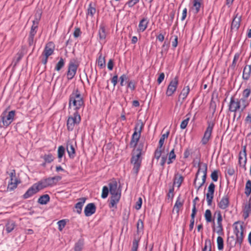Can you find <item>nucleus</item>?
Here are the masks:
<instances>
[{"mask_svg":"<svg viewBox=\"0 0 251 251\" xmlns=\"http://www.w3.org/2000/svg\"><path fill=\"white\" fill-rule=\"evenodd\" d=\"M144 148V144L140 143L137 146L136 149L133 151L130 162L133 165L132 173L136 176L138 175L140 170L142 157L143 150Z\"/></svg>","mask_w":251,"mask_h":251,"instance_id":"1","label":"nucleus"},{"mask_svg":"<svg viewBox=\"0 0 251 251\" xmlns=\"http://www.w3.org/2000/svg\"><path fill=\"white\" fill-rule=\"evenodd\" d=\"M84 105V100L80 92L77 88L74 89L69 97V107H73L75 111L78 112Z\"/></svg>","mask_w":251,"mask_h":251,"instance_id":"2","label":"nucleus"},{"mask_svg":"<svg viewBox=\"0 0 251 251\" xmlns=\"http://www.w3.org/2000/svg\"><path fill=\"white\" fill-rule=\"evenodd\" d=\"M199 169L196 174L194 185L198 191L205 183L207 176V165L205 163L199 164Z\"/></svg>","mask_w":251,"mask_h":251,"instance_id":"3","label":"nucleus"},{"mask_svg":"<svg viewBox=\"0 0 251 251\" xmlns=\"http://www.w3.org/2000/svg\"><path fill=\"white\" fill-rule=\"evenodd\" d=\"M144 124L141 120H138L135 124L134 131L132 135L129 145L130 147L135 148L139 140L142 131L144 128Z\"/></svg>","mask_w":251,"mask_h":251,"instance_id":"4","label":"nucleus"},{"mask_svg":"<svg viewBox=\"0 0 251 251\" xmlns=\"http://www.w3.org/2000/svg\"><path fill=\"white\" fill-rule=\"evenodd\" d=\"M55 45L52 42H49L46 44L42 55L40 56L41 62L44 65H46L49 57L53 53Z\"/></svg>","mask_w":251,"mask_h":251,"instance_id":"5","label":"nucleus"},{"mask_svg":"<svg viewBox=\"0 0 251 251\" xmlns=\"http://www.w3.org/2000/svg\"><path fill=\"white\" fill-rule=\"evenodd\" d=\"M233 232L236 235V243L240 246L243 240V226L239 221L235 222L233 225Z\"/></svg>","mask_w":251,"mask_h":251,"instance_id":"6","label":"nucleus"},{"mask_svg":"<svg viewBox=\"0 0 251 251\" xmlns=\"http://www.w3.org/2000/svg\"><path fill=\"white\" fill-rule=\"evenodd\" d=\"M81 121V117L78 112L75 111L73 115L68 117L67 127L69 131H72L75 125H78Z\"/></svg>","mask_w":251,"mask_h":251,"instance_id":"7","label":"nucleus"},{"mask_svg":"<svg viewBox=\"0 0 251 251\" xmlns=\"http://www.w3.org/2000/svg\"><path fill=\"white\" fill-rule=\"evenodd\" d=\"M16 112L12 110L8 112L6 110L4 111L0 115V119L2 121L3 126L7 127L13 121Z\"/></svg>","mask_w":251,"mask_h":251,"instance_id":"8","label":"nucleus"},{"mask_svg":"<svg viewBox=\"0 0 251 251\" xmlns=\"http://www.w3.org/2000/svg\"><path fill=\"white\" fill-rule=\"evenodd\" d=\"M79 66V63L75 59H71L68 64V71L67 72V79H72L75 76L77 69Z\"/></svg>","mask_w":251,"mask_h":251,"instance_id":"9","label":"nucleus"},{"mask_svg":"<svg viewBox=\"0 0 251 251\" xmlns=\"http://www.w3.org/2000/svg\"><path fill=\"white\" fill-rule=\"evenodd\" d=\"M108 185L109 192L112 195L110 199L119 201L121 196V193L117 189V182L114 181L109 183Z\"/></svg>","mask_w":251,"mask_h":251,"instance_id":"10","label":"nucleus"},{"mask_svg":"<svg viewBox=\"0 0 251 251\" xmlns=\"http://www.w3.org/2000/svg\"><path fill=\"white\" fill-rule=\"evenodd\" d=\"M241 109V112H243L245 109H243L241 100L235 99L232 97L230 98L229 104V110L231 112H236L237 110Z\"/></svg>","mask_w":251,"mask_h":251,"instance_id":"11","label":"nucleus"},{"mask_svg":"<svg viewBox=\"0 0 251 251\" xmlns=\"http://www.w3.org/2000/svg\"><path fill=\"white\" fill-rule=\"evenodd\" d=\"M32 23L33 24L31 26L28 38V43L29 46H31L34 44V36L38 30L39 20L36 19L32 21Z\"/></svg>","mask_w":251,"mask_h":251,"instance_id":"12","label":"nucleus"},{"mask_svg":"<svg viewBox=\"0 0 251 251\" xmlns=\"http://www.w3.org/2000/svg\"><path fill=\"white\" fill-rule=\"evenodd\" d=\"M9 175L10 179L8 183L7 189L11 191L17 188L18 184L20 183V181L18 180L16 177L15 170H12Z\"/></svg>","mask_w":251,"mask_h":251,"instance_id":"13","label":"nucleus"},{"mask_svg":"<svg viewBox=\"0 0 251 251\" xmlns=\"http://www.w3.org/2000/svg\"><path fill=\"white\" fill-rule=\"evenodd\" d=\"M178 84V77L176 76L173 80L171 81L168 86L166 91V95L168 96H171L176 92Z\"/></svg>","mask_w":251,"mask_h":251,"instance_id":"14","label":"nucleus"},{"mask_svg":"<svg viewBox=\"0 0 251 251\" xmlns=\"http://www.w3.org/2000/svg\"><path fill=\"white\" fill-rule=\"evenodd\" d=\"M214 126V123L211 122L208 123V126L205 131L204 132V135L201 141L202 144L206 145L208 143V141L211 138Z\"/></svg>","mask_w":251,"mask_h":251,"instance_id":"15","label":"nucleus"},{"mask_svg":"<svg viewBox=\"0 0 251 251\" xmlns=\"http://www.w3.org/2000/svg\"><path fill=\"white\" fill-rule=\"evenodd\" d=\"M215 188V185L213 182H211L208 187V191L206 196L207 204L209 206H211L212 204V200L214 197Z\"/></svg>","mask_w":251,"mask_h":251,"instance_id":"16","label":"nucleus"},{"mask_svg":"<svg viewBox=\"0 0 251 251\" xmlns=\"http://www.w3.org/2000/svg\"><path fill=\"white\" fill-rule=\"evenodd\" d=\"M251 94V89L250 86L245 89L242 94L243 97L241 99L242 103L243 109H245L249 105V102L247 101V99L250 96Z\"/></svg>","mask_w":251,"mask_h":251,"instance_id":"17","label":"nucleus"},{"mask_svg":"<svg viewBox=\"0 0 251 251\" xmlns=\"http://www.w3.org/2000/svg\"><path fill=\"white\" fill-rule=\"evenodd\" d=\"M96 206L94 203H89L86 205L84 208V212L85 215L89 217L96 212Z\"/></svg>","mask_w":251,"mask_h":251,"instance_id":"18","label":"nucleus"},{"mask_svg":"<svg viewBox=\"0 0 251 251\" xmlns=\"http://www.w3.org/2000/svg\"><path fill=\"white\" fill-rule=\"evenodd\" d=\"M36 185V184L34 183L26 191V192L23 196V199H28L39 191V189H38Z\"/></svg>","mask_w":251,"mask_h":251,"instance_id":"19","label":"nucleus"},{"mask_svg":"<svg viewBox=\"0 0 251 251\" xmlns=\"http://www.w3.org/2000/svg\"><path fill=\"white\" fill-rule=\"evenodd\" d=\"M247 162V153L246 147H243L242 151H241L239 154V164L240 166L244 167Z\"/></svg>","mask_w":251,"mask_h":251,"instance_id":"20","label":"nucleus"},{"mask_svg":"<svg viewBox=\"0 0 251 251\" xmlns=\"http://www.w3.org/2000/svg\"><path fill=\"white\" fill-rule=\"evenodd\" d=\"M229 205V200L228 197L224 196L221 200L218 202V207L223 210L226 209Z\"/></svg>","mask_w":251,"mask_h":251,"instance_id":"21","label":"nucleus"},{"mask_svg":"<svg viewBox=\"0 0 251 251\" xmlns=\"http://www.w3.org/2000/svg\"><path fill=\"white\" fill-rule=\"evenodd\" d=\"M107 32L106 31V27L103 24H101L99 26V37L100 42H105Z\"/></svg>","mask_w":251,"mask_h":251,"instance_id":"22","label":"nucleus"},{"mask_svg":"<svg viewBox=\"0 0 251 251\" xmlns=\"http://www.w3.org/2000/svg\"><path fill=\"white\" fill-rule=\"evenodd\" d=\"M241 20V16L237 14L234 18L231 25V29L238 30L240 25V22Z\"/></svg>","mask_w":251,"mask_h":251,"instance_id":"23","label":"nucleus"},{"mask_svg":"<svg viewBox=\"0 0 251 251\" xmlns=\"http://www.w3.org/2000/svg\"><path fill=\"white\" fill-rule=\"evenodd\" d=\"M251 75V65H246L243 71L242 78L245 80H248Z\"/></svg>","mask_w":251,"mask_h":251,"instance_id":"24","label":"nucleus"},{"mask_svg":"<svg viewBox=\"0 0 251 251\" xmlns=\"http://www.w3.org/2000/svg\"><path fill=\"white\" fill-rule=\"evenodd\" d=\"M149 23V20L148 18H143L139 22L138 25V31L140 32L144 31L146 29Z\"/></svg>","mask_w":251,"mask_h":251,"instance_id":"25","label":"nucleus"},{"mask_svg":"<svg viewBox=\"0 0 251 251\" xmlns=\"http://www.w3.org/2000/svg\"><path fill=\"white\" fill-rule=\"evenodd\" d=\"M60 176H54L53 177H49L46 178L49 187H52L57 184V183L61 179Z\"/></svg>","mask_w":251,"mask_h":251,"instance_id":"26","label":"nucleus"},{"mask_svg":"<svg viewBox=\"0 0 251 251\" xmlns=\"http://www.w3.org/2000/svg\"><path fill=\"white\" fill-rule=\"evenodd\" d=\"M184 201L181 200L180 196L179 195L176 199L175 205L174 206L173 211H176V213L178 214L179 209L183 206Z\"/></svg>","mask_w":251,"mask_h":251,"instance_id":"27","label":"nucleus"},{"mask_svg":"<svg viewBox=\"0 0 251 251\" xmlns=\"http://www.w3.org/2000/svg\"><path fill=\"white\" fill-rule=\"evenodd\" d=\"M86 200V199L85 198H81L79 199V201L75 204V208L76 210V212L78 214H80L81 213L82 207Z\"/></svg>","mask_w":251,"mask_h":251,"instance_id":"28","label":"nucleus"},{"mask_svg":"<svg viewBox=\"0 0 251 251\" xmlns=\"http://www.w3.org/2000/svg\"><path fill=\"white\" fill-rule=\"evenodd\" d=\"M193 5L195 13L197 14L200 12L201 7L203 5V0H193Z\"/></svg>","mask_w":251,"mask_h":251,"instance_id":"29","label":"nucleus"},{"mask_svg":"<svg viewBox=\"0 0 251 251\" xmlns=\"http://www.w3.org/2000/svg\"><path fill=\"white\" fill-rule=\"evenodd\" d=\"M67 151L69 157L73 159L75 156V151L73 145L68 144L67 146Z\"/></svg>","mask_w":251,"mask_h":251,"instance_id":"30","label":"nucleus"},{"mask_svg":"<svg viewBox=\"0 0 251 251\" xmlns=\"http://www.w3.org/2000/svg\"><path fill=\"white\" fill-rule=\"evenodd\" d=\"M98 55H99V57L97 60V62L98 66L100 69H102L105 67V57L102 56V53L101 52H99Z\"/></svg>","mask_w":251,"mask_h":251,"instance_id":"31","label":"nucleus"},{"mask_svg":"<svg viewBox=\"0 0 251 251\" xmlns=\"http://www.w3.org/2000/svg\"><path fill=\"white\" fill-rule=\"evenodd\" d=\"M251 213V204L250 203L246 204L243 209V217L244 219H246L249 216L250 214Z\"/></svg>","mask_w":251,"mask_h":251,"instance_id":"32","label":"nucleus"},{"mask_svg":"<svg viewBox=\"0 0 251 251\" xmlns=\"http://www.w3.org/2000/svg\"><path fill=\"white\" fill-rule=\"evenodd\" d=\"M175 147L170 152L168 153V159L167 160V164H171L174 162L176 159V155L175 153Z\"/></svg>","mask_w":251,"mask_h":251,"instance_id":"33","label":"nucleus"},{"mask_svg":"<svg viewBox=\"0 0 251 251\" xmlns=\"http://www.w3.org/2000/svg\"><path fill=\"white\" fill-rule=\"evenodd\" d=\"M96 11L95 4L92 2H90L87 8V15H90L92 17H93L94 15L96 13Z\"/></svg>","mask_w":251,"mask_h":251,"instance_id":"34","label":"nucleus"},{"mask_svg":"<svg viewBox=\"0 0 251 251\" xmlns=\"http://www.w3.org/2000/svg\"><path fill=\"white\" fill-rule=\"evenodd\" d=\"M35 184H36V185L39 191L45 188L49 187L46 178L43 179Z\"/></svg>","mask_w":251,"mask_h":251,"instance_id":"35","label":"nucleus"},{"mask_svg":"<svg viewBox=\"0 0 251 251\" xmlns=\"http://www.w3.org/2000/svg\"><path fill=\"white\" fill-rule=\"evenodd\" d=\"M190 92V88L189 86L184 87L179 96V99H182L184 100L187 97Z\"/></svg>","mask_w":251,"mask_h":251,"instance_id":"36","label":"nucleus"},{"mask_svg":"<svg viewBox=\"0 0 251 251\" xmlns=\"http://www.w3.org/2000/svg\"><path fill=\"white\" fill-rule=\"evenodd\" d=\"M50 200L49 195L45 194L41 196L38 200V202L41 204H46Z\"/></svg>","mask_w":251,"mask_h":251,"instance_id":"37","label":"nucleus"},{"mask_svg":"<svg viewBox=\"0 0 251 251\" xmlns=\"http://www.w3.org/2000/svg\"><path fill=\"white\" fill-rule=\"evenodd\" d=\"M16 226L15 223L13 221H8L5 225V230L7 233L11 232Z\"/></svg>","mask_w":251,"mask_h":251,"instance_id":"38","label":"nucleus"},{"mask_svg":"<svg viewBox=\"0 0 251 251\" xmlns=\"http://www.w3.org/2000/svg\"><path fill=\"white\" fill-rule=\"evenodd\" d=\"M137 233L138 235L142 234L144 229V223L141 219H139L137 221Z\"/></svg>","mask_w":251,"mask_h":251,"instance_id":"39","label":"nucleus"},{"mask_svg":"<svg viewBox=\"0 0 251 251\" xmlns=\"http://www.w3.org/2000/svg\"><path fill=\"white\" fill-rule=\"evenodd\" d=\"M140 239V237L138 236H134V239L132 242V246L131 249V251H137L139 242Z\"/></svg>","mask_w":251,"mask_h":251,"instance_id":"40","label":"nucleus"},{"mask_svg":"<svg viewBox=\"0 0 251 251\" xmlns=\"http://www.w3.org/2000/svg\"><path fill=\"white\" fill-rule=\"evenodd\" d=\"M65 148L63 146H59L57 150V157L59 159V162H61L62 158L65 155Z\"/></svg>","mask_w":251,"mask_h":251,"instance_id":"41","label":"nucleus"},{"mask_svg":"<svg viewBox=\"0 0 251 251\" xmlns=\"http://www.w3.org/2000/svg\"><path fill=\"white\" fill-rule=\"evenodd\" d=\"M84 245V241L82 239H79L75 244L74 247V251H81Z\"/></svg>","mask_w":251,"mask_h":251,"instance_id":"42","label":"nucleus"},{"mask_svg":"<svg viewBox=\"0 0 251 251\" xmlns=\"http://www.w3.org/2000/svg\"><path fill=\"white\" fill-rule=\"evenodd\" d=\"M184 179L183 177L181 175L178 174L175 175L174 184H177V187H179Z\"/></svg>","mask_w":251,"mask_h":251,"instance_id":"43","label":"nucleus"},{"mask_svg":"<svg viewBox=\"0 0 251 251\" xmlns=\"http://www.w3.org/2000/svg\"><path fill=\"white\" fill-rule=\"evenodd\" d=\"M44 161L47 163H50L54 160V157L51 153L45 154L43 156H41Z\"/></svg>","mask_w":251,"mask_h":251,"instance_id":"44","label":"nucleus"},{"mask_svg":"<svg viewBox=\"0 0 251 251\" xmlns=\"http://www.w3.org/2000/svg\"><path fill=\"white\" fill-rule=\"evenodd\" d=\"M170 132L169 131H167L165 133L162 135L159 141V148L161 149L164 143V141L166 138H167L169 136Z\"/></svg>","mask_w":251,"mask_h":251,"instance_id":"45","label":"nucleus"},{"mask_svg":"<svg viewBox=\"0 0 251 251\" xmlns=\"http://www.w3.org/2000/svg\"><path fill=\"white\" fill-rule=\"evenodd\" d=\"M65 65V61L64 59L60 58L59 61L56 64L55 67V70L59 71Z\"/></svg>","mask_w":251,"mask_h":251,"instance_id":"46","label":"nucleus"},{"mask_svg":"<svg viewBox=\"0 0 251 251\" xmlns=\"http://www.w3.org/2000/svg\"><path fill=\"white\" fill-rule=\"evenodd\" d=\"M245 193L249 196L251 193V180H248L246 184Z\"/></svg>","mask_w":251,"mask_h":251,"instance_id":"47","label":"nucleus"},{"mask_svg":"<svg viewBox=\"0 0 251 251\" xmlns=\"http://www.w3.org/2000/svg\"><path fill=\"white\" fill-rule=\"evenodd\" d=\"M218 249L219 251L223 250L224 249V240L220 236H218L217 239Z\"/></svg>","mask_w":251,"mask_h":251,"instance_id":"48","label":"nucleus"},{"mask_svg":"<svg viewBox=\"0 0 251 251\" xmlns=\"http://www.w3.org/2000/svg\"><path fill=\"white\" fill-rule=\"evenodd\" d=\"M202 251H211V243L209 239L205 240L204 247Z\"/></svg>","mask_w":251,"mask_h":251,"instance_id":"49","label":"nucleus"},{"mask_svg":"<svg viewBox=\"0 0 251 251\" xmlns=\"http://www.w3.org/2000/svg\"><path fill=\"white\" fill-rule=\"evenodd\" d=\"M204 217L207 223H210L212 222V214L210 210H206L204 214Z\"/></svg>","mask_w":251,"mask_h":251,"instance_id":"50","label":"nucleus"},{"mask_svg":"<svg viewBox=\"0 0 251 251\" xmlns=\"http://www.w3.org/2000/svg\"><path fill=\"white\" fill-rule=\"evenodd\" d=\"M109 189L106 186H104L102 188L101 197L102 199H105L107 197Z\"/></svg>","mask_w":251,"mask_h":251,"instance_id":"51","label":"nucleus"},{"mask_svg":"<svg viewBox=\"0 0 251 251\" xmlns=\"http://www.w3.org/2000/svg\"><path fill=\"white\" fill-rule=\"evenodd\" d=\"M240 55V53H238V52L236 53L235 54L232 64L231 65V67L232 68L234 69L235 67H236V63L239 58Z\"/></svg>","mask_w":251,"mask_h":251,"instance_id":"52","label":"nucleus"},{"mask_svg":"<svg viewBox=\"0 0 251 251\" xmlns=\"http://www.w3.org/2000/svg\"><path fill=\"white\" fill-rule=\"evenodd\" d=\"M218 171L214 170L211 174V177L213 181L216 182L218 179Z\"/></svg>","mask_w":251,"mask_h":251,"instance_id":"53","label":"nucleus"},{"mask_svg":"<svg viewBox=\"0 0 251 251\" xmlns=\"http://www.w3.org/2000/svg\"><path fill=\"white\" fill-rule=\"evenodd\" d=\"M66 222L65 220H60L57 222L58 226V229L59 231H62L63 228L65 227Z\"/></svg>","mask_w":251,"mask_h":251,"instance_id":"54","label":"nucleus"},{"mask_svg":"<svg viewBox=\"0 0 251 251\" xmlns=\"http://www.w3.org/2000/svg\"><path fill=\"white\" fill-rule=\"evenodd\" d=\"M189 120H190V117H188L186 119L182 121L180 124V128H181L182 129H185L187 125L188 124Z\"/></svg>","mask_w":251,"mask_h":251,"instance_id":"55","label":"nucleus"},{"mask_svg":"<svg viewBox=\"0 0 251 251\" xmlns=\"http://www.w3.org/2000/svg\"><path fill=\"white\" fill-rule=\"evenodd\" d=\"M140 0H128L125 4V6L127 5L129 7H132L134 5L139 2Z\"/></svg>","mask_w":251,"mask_h":251,"instance_id":"56","label":"nucleus"},{"mask_svg":"<svg viewBox=\"0 0 251 251\" xmlns=\"http://www.w3.org/2000/svg\"><path fill=\"white\" fill-rule=\"evenodd\" d=\"M162 153L161 149L159 148V147L155 150L154 152V157L158 160L161 157Z\"/></svg>","mask_w":251,"mask_h":251,"instance_id":"57","label":"nucleus"},{"mask_svg":"<svg viewBox=\"0 0 251 251\" xmlns=\"http://www.w3.org/2000/svg\"><path fill=\"white\" fill-rule=\"evenodd\" d=\"M119 201L110 199L109 206L110 208H117V204Z\"/></svg>","mask_w":251,"mask_h":251,"instance_id":"58","label":"nucleus"},{"mask_svg":"<svg viewBox=\"0 0 251 251\" xmlns=\"http://www.w3.org/2000/svg\"><path fill=\"white\" fill-rule=\"evenodd\" d=\"M197 213V209L196 207V203L194 202L193 208H192V214L191 215V220H195V217L196 216V214Z\"/></svg>","mask_w":251,"mask_h":251,"instance_id":"59","label":"nucleus"},{"mask_svg":"<svg viewBox=\"0 0 251 251\" xmlns=\"http://www.w3.org/2000/svg\"><path fill=\"white\" fill-rule=\"evenodd\" d=\"M127 87L130 88L132 91H134L136 88L135 82L133 80L129 81L127 84Z\"/></svg>","mask_w":251,"mask_h":251,"instance_id":"60","label":"nucleus"},{"mask_svg":"<svg viewBox=\"0 0 251 251\" xmlns=\"http://www.w3.org/2000/svg\"><path fill=\"white\" fill-rule=\"evenodd\" d=\"M128 78L127 75L125 74L122 75L120 77V85L121 86H123L124 85V81L127 80Z\"/></svg>","mask_w":251,"mask_h":251,"instance_id":"61","label":"nucleus"},{"mask_svg":"<svg viewBox=\"0 0 251 251\" xmlns=\"http://www.w3.org/2000/svg\"><path fill=\"white\" fill-rule=\"evenodd\" d=\"M142 204V199L140 197L138 201L136 202L135 208L137 210H139L141 208Z\"/></svg>","mask_w":251,"mask_h":251,"instance_id":"62","label":"nucleus"},{"mask_svg":"<svg viewBox=\"0 0 251 251\" xmlns=\"http://www.w3.org/2000/svg\"><path fill=\"white\" fill-rule=\"evenodd\" d=\"M24 56V54L22 51H19L16 55V63H17L19 62V61Z\"/></svg>","mask_w":251,"mask_h":251,"instance_id":"63","label":"nucleus"},{"mask_svg":"<svg viewBox=\"0 0 251 251\" xmlns=\"http://www.w3.org/2000/svg\"><path fill=\"white\" fill-rule=\"evenodd\" d=\"M81 33L80 28H75L74 32V36L75 38L78 37Z\"/></svg>","mask_w":251,"mask_h":251,"instance_id":"64","label":"nucleus"}]
</instances>
